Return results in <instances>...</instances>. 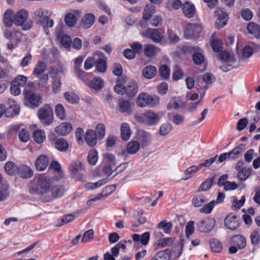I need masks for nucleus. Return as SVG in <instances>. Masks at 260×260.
I'll list each match as a JSON object with an SVG mask.
<instances>
[{"label":"nucleus","mask_w":260,"mask_h":260,"mask_svg":"<svg viewBox=\"0 0 260 260\" xmlns=\"http://www.w3.org/2000/svg\"><path fill=\"white\" fill-rule=\"evenodd\" d=\"M210 246L211 250L214 252H220L222 249V246L217 239H212L210 242Z\"/></svg>","instance_id":"56"},{"label":"nucleus","mask_w":260,"mask_h":260,"mask_svg":"<svg viewBox=\"0 0 260 260\" xmlns=\"http://www.w3.org/2000/svg\"><path fill=\"white\" fill-rule=\"evenodd\" d=\"M216 160H217V159ZM226 160H230L228 153L225 152L221 154L218 156L217 160H215L214 162L216 164L215 165H213L212 166V168L215 170L221 168Z\"/></svg>","instance_id":"39"},{"label":"nucleus","mask_w":260,"mask_h":260,"mask_svg":"<svg viewBox=\"0 0 260 260\" xmlns=\"http://www.w3.org/2000/svg\"><path fill=\"white\" fill-rule=\"evenodd\" d=\"M55 112L56 116L60 120H63L66 118V110L61 104H58L56 105Z\"/></svg>","instance_id":"47"},{"label":"nucleus","mask_w":260,"mask_h":260,"mask_svg":"<svg viewBox=\"0 0 260 260\" xmlns=\"http://www.w3.org/2000/svg\"><path fill=\"white\" fill-rule=\"evenodd\" d=\"M211 198V195L208 193H198L193 197L191 203L195 207H200L207 202Z\"/></svg>","instance_id":"13"},{"label":"nucleus","mask_w":260,"mask_h":260,"mask_svg":"<svg viewBox=\"0 0 260 260\" xmlns=\"http://www.w3.org/2000/svg\"><path fill=\"white\" fill-rule=\"evenodd\" d=\"M124 80L123 78H119L117 80V82L114 86V91L118 94L124 95L125 94V86H124Z\"/></svg>","instance_id":"45"},{"label":"nucleus","mask_w":260,"mask_h":260,"mask_svg":"<svg viewBox=\"0 0 260 260\" xmlns=\"http://www.w3.org/2000/svg\"><path fill=\"white\" fill-rule=\"evenodd\" d=\"M142 35L156 43L161 42L164 38L163 34L156 28H148L145 32L142 33Z\"/></svg>","instance_id":"12"},{"label":"nucleus","mask_w":260,"mask_h":260,"mask_svg":"<svg viewBox=\"0 0 260 260\" xmlns=\"http://www.w3.org/2000/svg\"><path fill=\"white\" fill-rule=\"evenodd\" d=\"M49 164V158L46 155H41L36 159L35 162V168L38 171L45 170Z\"/></svg>","instance_id":"17"},{"label":"nucleus","mask_w":260,"mask_h":260,"mask_svg":"<svg viewBox=\"0 0 260 260\" xmlns=\"http://www.w3.org/2000/svg\"><path fill=\"white\" fill-rule=\"evenodd\" d=\"M52 88L54 93H58L61 90V79L60 77L58 75V73L56 72L54 76H52Z\"/></svg>","instance_id":"28"},{"label":"nucleus","mask_w":260,"mask_h":260,"mask_svg":"<svg viewBox=\"0 0 260 260\" xmlns=\"http://www.w3.org/2000/svg\"><path fill=\"white\" fill-rule=\"evenodd\" d=\"M131 104L127 101H122L119 104V110L121 113H130Z\"/></svg>","instance_id":"59"},{"label":"nucleus","mask_w":260,"mask_h":260,"mask_svg":"<svg viewBox=\"0 0 260 260\" xmlns=\"http://www.w3.org/2000/svg\"><path fill=\"white\" fill-rule=\"evenodd\" d=\"M156 68L153 66H148L145 67L142 71L143 76L147 79H152L156 74Z\"/></svg>","instance_id":"33"},{"label":"nucleus","mask_w":260,"mask_h":260,"mask_svg":"<svg viewBox=\"0 0 260 260\" xmlns=\"http://www.w3.org/2000/svg\"><path fill=\"white\" fill-rule=\"evenodd\" d=\"M18 168L14 162L9 161L5 165V171L7 174L13 176L17 173Z\"/></svg>","instance_id":"35"},{"label":"nucleus","mask_w":260,"mask_h":260,"mask_svg":"<svg viewBox=\"0 0 260 260\" xmlns=\"http://www.w3.org/2000/svg\"><path fill=\"white\" fill-rule=\"evenodd\" d=\"M243 144H240L228 153L229 159L236 160L239 158L242 154L243 151Z\"/></svg>","instance_id":"29"},{"label":"nucleus","mask_w":260,"mask_h":260,"mask_svg":"<svg viewBox=\"0 0 260 260\" xmlns=\"http://www.w3.org/2000/svg\"><path fill=\"white\" fill-rule=\"evenodd\" d=\"M143 123L148 126L156 124L160 120L159 115L152 110H149L143 113L142 116Z\"/></svg>","instance_id":"10"},{"label":"nucleus","mask_w":260,"mask_h":260,"mask_svg":"<svg viewBox=\"0 0 260 260\" xmlns=\"http://www.w3.org/2000/svg\"><path fill=\"white\" fill-rule=\"evenodd\" d=\"M17 173L23 178H29L34 175L33 171L29 167L25 165L20 166Z\"/></svg>","instance_id":"26"},{"label":"nucleus","mask_w":260,"mask_h":260,"mask_svg":"<svg viewBox=\"0 0 260 260\" xmlns=\"http://www.w3.org/2000/svg\"><path fill=\"white\" fill-rule=\"evenodd\" d=\"M245 201L244 196H243L240 200H238L237 198L235 197L232 202V209L234 210L239 209L244 205Z\"/></svg>","instance_id":"60"},{"label":"nucleus","mask_w":260,"mask_h":260,"mask_svg":"<svg viewBox=\"0 0 260 260\" xmlns=\"http://www.w3.org/2000/svg\"><path fill=\"white\" fill-rule=\"evenodd\" d=\"M95 19V16L93 14L87 13L82 18L81 25L84 28H88L93 24Z\"/></svg>","instance_id":"24"},{"label":"nucleus","mask_w":260,"mask_h":260,"mask_svg":"<svg viewBox=\"0 0 260 260\" xmlns=\"http://www.w3.org/2000/svg\"><path fill=\"white\" fill-rule=\"evenodd\" d=\"M215 13L216 16L217 17V21L215 24V26L219 29L226 24L229 18L228 15L222 9H218Z\"/></svg>","instance_id":"15"},{"label":"nucleus","mask_w":260,"mask_h":260,"mask_svg":"<svg viewBox=\"0 0 260 260\" xmlns=\"http://www.w3.org/2000/svg\"><path fill=\"white\" fill-rule=\"evenodd\" d=\"M250 239L252 245L257 246L260 242V234L257 230L253 231L250 236Z\"/></svg>","instance_id":"57"},{"label":"nucleus","mask_w":260,"mask_h":260,"mask_svg":"<svg viewBox=\"0 0 260 260\" xmlns=\"http://www.w3.org/2000/svg\"><path fill=\"white\" fill-rule=\"evenodd\" d=\"M64 96L66 100L71 104L77 103L79 100L78 96L72 92H66L64 93Z\"/></svg>","instance_id":"61"},{"label":"nucleus","mask_w":260,"mask_h":260,"mask_svg":"<svg viewBox=\"0 0 260 260\" xmlns=\"http://www.w3.org/2000/svg\"><path fill=\"white\" fill-rule=\"evenodd\" d=\"M36 179V183H32L29 185V192L33 195H41L44 198L50 191L52 179L44 174L39 175Z\"/></svg>","instance_id":"1"},{"label":"nucleus","mask_w":260,"mask_h":260,"mask_svg":"<svg viewBox=\"0 0 260 260\" xmlns=\"http://www.w3.org/2000/svg\"><path fill=\"white\" fill-rule=\"evenodd\" d=\"M64 188L62 185H52L50 192L43 199L44 202H50L54 199L61 197L63 196Z\"/></svg>","instance_id":"8"},{"label":"nucleus","mask_w":260,"mask_h":260,"mask_svg":"<svg viewBox=\"0 0 260 260\" xmlns=\"http://www.w3.org/2000/svg\"><path fill=\"white\" fill-rule=\"evenodd\" d=\"M82 61L83 58L81 56H78L74 61V72L79 79H81L82 77L84 78L87 75V73L80 69Z\"/></svg>","instance_id":"18"},{"label":"nucleus","mask_w":260,"mask_h":260,"mask_svg":"<svg viewBox=\"0 0 260 260\" xmlns=\"http://www.w3.org/2000/svg\"><path fill=\"white\" fill-rule=\"evenodd\" d=\"M46 70V64L42 60L38 61L33 70V75L39 77Z\"/></svg>","instance_id":"37"},{"label":"nucleus","mask_w":260,"mask_h":260,"mask_svg":"<svg viewBox=\"0 0 260 260\" xmlns=\"http://www.w3.org/2000/svg\"><path fill=\"white\" fill-rule=\"evenodd\" d=\"M72 130V124L69 122H62L55 128V132L61 136L68 135Z\"/></svg>","instance_id":"21"},{"label":"nucleus","mask_w":260,"mask_h":260,"mask_svg":"<svg viewBox=\"0 0 260 260\" xmlns=\"http://www.w3.org/2000/svg\"><path fill=\"white\" fill-rule=\"evenodd\" d=\"M247 29L249 33L253 35L257 39L260 38V25L254 22H250L247 26Z\"/></svg>","instance_id":"36"},{"label":"nucleus","mask_w":260,"mask_h":260,"mask_svg":"<svg viewBox=\"0 0 260 260\" xmlns=\"http://www.w3.org/2000/svg\"><path fill=\"white\" fill-rule=\"evenodd\" d=\"M137 104L140 107L149 106L153 107L158 105L159 99L156 95H150L147 93H141L137 98Z\"/></svg>","instance_id":"4"},{"label":"nucleus","mask_w":260,"mask_h":260,"mask_svg":"<svg viewBox=\"0 0 260 260\" xmlns=\"http://www.w3.org/2000/svg\"><path fill=\"white\" fill-rule=\"evenodd\" d=\"M24 98L28 103L32 106L38 107L42 103V98L37 94L34 93L31 90H27L25 92Z\"/></svg>","instance_id":"14"},{"label":"nucleus","mask_w":260,"mask_h":260,"mask_svg":"<svg viewBox=\"0 0 260 260\" xmlns=\"http://www.w3.org/2000/svg\"><path fill=\"white\" fill-rule=\"evenodd\" d=\"M132 237L134 242H140L142 245L146 246L148 244L150 239V233L146 232L141 235L135 234H133Z\"/></svg>","instance_id":"23"},{"label":"nucleus","mask_w":260,"mask_h":260,"mask_svg":"<svg viewBox=\"0 0 260 260\" xmlns=\"http://www.w3.org/2000/svg\"><path fill=\"white\" fill-rule=\"evenodd\" d=\"M98 152L95 150H91L89 151L87 156L88 162L89 164L91 165H95L98 160Z\"/></svg>","instance_id":"58"},{"label":"nucleus","mask_w":260,"mask_h":260,"mask_svg":"<svg viewBox=\"0 0 260 260\" xmlns=\"http://www.w3.org/2000/svg\"><path fill=\"white\" fill-rule=\"evenodd\" d=\"M138 86L135 81H132L128 85L125 86V95L128 96H133L138 91Z\"/></svg>","instance_id":"31"},{"label":"nucleus","mask_w":260,"mask_h":260,"mask_svg":"<svg viewBox=\"0 0 260 260\" xmlns=\"http://www.w3.org/2000/svg\"><path fill=\"white\" fill-rule=\"evenodd\" d=\"M57 39L61 45L65 48L70 47L72 44L71 38L67 35H58Z\"/></svg>","instance_id":"42"},{"label":"nucleus","mask_w":260,"mask_h":260,"mask_svg":"<svg viewBox=\"0 0 260 260\" xmlns=\"http://www.w3.org/2000/svg\"><path fill=\"white\" fill-rule=\"evenodd\" d=\"M217 155L214 157H212L209 159L205 160L204 162L201 163L199 166H192L188 168L184 173L185 177L183 178V180H186L193 176L198 171V170L203 167L208 168L213 165L215 161L216 158H217Z\"/></svg>","instance_id":"6"},{"label":"nucleus","mask_w":260,"mask_h":260,"mask_svg":"<svg viewBox=\"0 0 260 260\" xmlns=\"http://www.w3.org/2000/svg\"><path fill=\"white\" fill-rule=\"evenodd\" d=\"M19 111L20 109L19 107L16 106H10L4 111V114L7 117H11L18 114Z\"/></svg>","instance_id":"49"},{"label":"nucleus","mask_w":260,"mask_h":260,"mask_svg":"<svg viewBox=\"0 0 260 260\" xmlns=\"http://www.w3.org/2000/svg\"><path fill=\"white\" fill-rule=\"evenodd\" d=\"M160 49L152 44H146L144 46V54L147 57H152L160 52Z\"/></svg>","instance_id":"25"},{"label":"nucleus","mask_w":260,"mask_h":260,"mask_svg":"<svg viewBox=\"0 0 260 260\" xmlns=\"http://www.w3.org/2000/svg\"><path fill=\"white\" fill-rule=\"evenodd\" d=\"M28 11L25 9H21L13 16L14 23L18 26H21L24 30L30 29L32 26L31 20H26L28 17Z\"/></svg>","instance_id":"3"},{"label":"nucleus","mask_w":260,"mask_h":260,"mask_svg":"<svg viewBox=\"0 0 260 260\" xmlns=\"http://www.w3.org/2000/svg\"><path fill=\"white\" fill-rule=\"evenodd\" d=\"M85 139L86 143L90 146H93L98 139L93 130L89 129L86 132Z\"/></svg>","instance_id":"30"},{"label":"nucleus","mask_w":260,"mask_h":260,"mask_svg":"<svg viewBox=\"0 0 260 260\" xmlns=\"http://www.w3.org/2000/svg\"><path fill=\"white\" fill-rule=\"evenodd\" d=\"M215 179V176L207 179L203 182L198 189L199 191H205L209 190L212 186Z\"/></svg>","instance_id":"44"},{"label":"nucleus","mask_w":260,"mask_h":260,"mask_svg":"<svg viewBox=\"0 0 260 260\" xmlns=\"http://www.w3.org/2000/svg\"><path fill=\"white\" fill-rule=\"evenodd\" d=\"M77 21V17L73 13H69L65 16V23L69 27L74 26L76 24Z\"/></svg>","instance_id":"51"},{"label":"nucleus","mask_w":260,"mask_h":260,"mask_svg":"<svg viewBox=\"0 0 260 260\" xmlns=\"http://www.w3.org/2000/svg\"><path fill=\"white\" fill-rule=\"evenodd\" d=\"M215 205V201H212L209 203L205 204L202 208H201L200 209V212L205 214H209L212 212Z\"/></svg>","instance_id":"63"},{"label":"nucleus","mask_w":260,"mask_h":260,"mask_svg":"<svg viewBox=\"0 0 260 260\" xmlns=\"http://www.w3.org/2000/svg\"><path fill=\"white\" fill-rule=\"evenodd\" d=\"M174 241V239L172 237L166 238H160L157 240L154 243V247L155 250L162 248L166 246H171Z\"/></svg>","instance_id":"22"},{"label":"nucleus","mask_w":260,"mask_h":260,"mask_svg":"<svg viewBox=\"0 0 260 260\" xmlns=\"http://www.w3.org/2000/svg\"><path fill=\"white\" fill-rule=\"evenodd\" d=\"M83 169L84 168L82 163L78 160L73 161L71 164L70 171L73 177H75L78 172Z\"/></svg>","instance_id":"34"},{"label":"nucleus","mask_w":260,"mask_h":260,"mask_svg":"<svg viewBox=\"0 0 260 260\" xmlns=\"http://www.w3.org/2000/svg\"><path fill=\"white\" fill-rule=\"evenodd\" d=\"M91 77V75L87 73V76L84 78L82 77L80 80L84 82L89 87L96 90H100L104 87V82L101 78L95 77L90 81Z\"/></svg>","instance_id":"9"},{"label":"nucleus","mask_w":260,"mask_h":260,"mask_svg":"<svg viewBox=\"0 0 260 260\" xmlns=\"http://www.w3.org/2000/svg\"><path fill=\"white\" fill-rule=\"evenodd\" d=\"M14 12L10 9L7 10L4 15V23L6 26L11 27L13 21Z\"/></svg>","instance_id":"38"},{"label":"nucleus","mask_w":260,"mask_h":260,"mask_svg":"<svg viewBox=\"0 0 260 260\" xmlns=\"http://www.w3.org/2000/svg\"><path fill=\"white\" fill-rule=\"evenodd\" d=\"M154 13V6L152 5H147L143 11V18L144 20H147L150 18L152 15Z\"/></svg>","instance_id":"53"},{"label":"nucleus","mask_w":260,"mask_h":260,"mask_svg":"<svg viewBox=\"0 0 260 260\" xmlns=\"http://www.w3.org/2000/svg\"><path fill=\"white\" fill-rule=\"evenodd\" d=\"M173 225L170 222L164 220L161 221L157 225V228L162 229L166 234H169L172 231Z\"/></svg>","instance_id":"43"},{"label":"nucleus","mask_w":260,"mask_h":260,"mask_svg":"<svg viewBox=\"0 0 260 260\" xmlns=\"http://www.w3.org/2000/svg\"><path fill=\"white\" fill-rule=\"evenodd\" d=\"M106 127L103 123H100L96 126L94 133L98 139H102L105 136Z\"/></svg>","instance_id":"50"},{"label":"nucleus","mask_w":260,"mask_h":260,"mask_svg":"<svg viewBox=\"0 0 260 260\" xmlns=\"http://www.w3.org/2000/svg\"><path fill=\"white\" fill-rule=\"evenodd\" d=\"M202 28L199 24L189 23L186 25L184 30V36L186 39H196L199 37Z\"/></svg>","instance_id":"7"},{"label":"nucleus","mask_w":260,"mask_h":260,"mask_svg":"<svg viewBox=\"0 0 260 260\" xmlns=\"http://www.w3.org/2000/svg\"><path fill=\"white\" fill-rule=\"evenodd\" d=\"M131 136L129 125L127 123L123 122L120 126V137L124 141L128 140Z\"/></svg>","instance_id":"27"},{"label":"nucleus","mask_w":260,"mask_h":260,"mask_svg":"<svg viewBox=\"0 0 260 260\" xmlns=\"http://www.w3.org/2000/svg\"><path fill=\"white\" fill-rule=\"evenodd\" d=\"M111 192L112 190H110L108 193H105L104 190L101 193L96 194L94 197H90V199L87 202V205L88 206H90L92 202L101 200L103 198L108 196L111 193Z\"/></svg>","instance_id":"62"},{"label":"nucleus","mask_w":260,"mask_h":260,"mask_svg":"<svg viewBox=\"0 0 260 260\" xmlns=\"http://www.w3.org/2000/svg\"><path fill=\"white\" fill-rule=\"evenodd\" d=\"M167 117L170 121H171L175 124L177 125H181L183 123L185 117L179 114L168 113Z\"/></svg>","instance_id":"32"},{"label":"nucleus","mask_w":260,"mask_h":260,"mask_svg":"<svg viewBox=\"0 0 260 260\" xmlns=\"http://www.w3.org/2000/svg\"><path fill=\"white\" fill-rule=\"evenodd\" d=\"M140 149V143L137 141L129 142L126 150L128 153L135 154Z\"/></svg>","instance_id":"46"},{"label":"nucleus","mask_w":260,"mask_h":260,"mask_svg":"<svg viewBox=\"0 0 260 260\" xmlns=\"http://www.w3.org/2000/svg\"><path fill=\"white\" fill-rule=\"evenodd\" d=\"M231 244L236 246L239 249L244 248L246 245L245 238L241 235H236L231 239Z\"/></svg>","instance_id":"19"},{"label":"nucleus","mask_w":260,"mask_h":260,"mask_svg":"<svg viewBox=\"0 0 260 260\" xmlns=\"http://www.w3.org/2000/svg\"><path fill=\"white\" fill-rule=\"evenodd\" d=\"M192 59L196 64L200 65L204 62L205 58L201 52H195L192 55Z\"/></svg>","instance_id":"64"},{"label":"nucleus","mask_w":260,"mask_h":260,"mask_svg":"<svg viewBox=\"0 0 260 260\" xmlns=\"http://www.w3.org/2000/svg\"><path fill=\"white\" fill-rule=\"evenodd\" d=\"M52 15L47 9L39 8L32 13V17L36 23L43 27L44 31L47 35H49V28H51L54 25V21L51 19Z\"/></svg>","instance_id":"2"},{"label":"nucleus","mask_w":260,"mask_h":260,"mask_svg":"<svg viewBox=\"0 0 260 260\" xmlns=\"http://www.w3.org/2000/svg\"><path fill=\"white\" fill-rule=\"evenodd\" d=\"M182 9L183 13L187 18H192L195 14L194 6L189 2H186L183 4Z\"/></svg>","instance_id":"20"},{"label":"nucleus","mask_w":260,"mask_h":260,"mask_svg":"<svg viewBox=\"0 0 260 260\" xmlns=\"http://www.w3.org/2000/svg\"><path fill=\"white\" fill-rule=\"evenodd\" d=\"M215 220L213 218H206L197 223V228L202 233H207L211 231L215 225Z\"/></svg>","instance_id":"11"},{"label":"nucleus","mask_w":260,"mask_h":260,"mask_svg":"<svg viewBox=\"0 0 260 260\" xmlns=\"http://www.w3.org/2000/svg\"><path fill=\"white\" fill-rule=\"evenodd\" d=\"M38 116L42 123L45 126L51 125L53 122V112L48 105H46L38 110Z\"/></svg>","instance_id":"5"},{"label":"nucleus","mask_w":260,"mask_h":260,"mask_svg":"<svg viewBox=\"0 0 260 260\" xmlns=\"http://www.w3.org/2000/svg\"><path fill=\"white\" fill-rule=\"evenodd\" d=\"M252 169L245 168L237 171V176L238 179L242 181L246 180L251 175Z\"/></svg>","instance_id":"40"},{"label":"nucleus","mask_w":260,"mask_h":260,"mask_svg":"<svg viewBox=\"0 0 260 260\" xmlns=\"http://www.w3.org/2000/svg\"><path fill=\"white\" fill-rule=\"evenodd\" d=\"M54 146L58 151L66 152L69 147V144L66 140L60 138L55 141Z\"/></svg>","instance_id":"41"},{"label":"nucleus","mask_w":260,"mask_h":260,"mask_svg":"<svg viewBox=\"0 0 260 260\" xmlns=\"http://www.w3.org/2000/svg\"><path fill=\"white\" fill-rule=\"evenodd\" d=\"M96 70L100 73H105L107 70V62L103 59H98L95 61Z\"/></svg>","instance_id":"54"},{"label":"nucleus","mask_w":260,"mask_h":260,"mask_svg":"<svg viewBox=\"0 0 260 260\" xmlns=\"http://www.w3.org/2000/svg\"><path fill=\"white\" fill-rule=\"evenodd\" d=\"M34 140L38 143H42L46 138L45 132L42 129H37L34 132Z\"/></svg>","instance_id":"48"},{"label":"nucleus","mask_w":260,"mask_h":260,"mask_svg":"<svg viewBox=\"0 0 260 260\" xmlns=\"http://www.w3.org/2000/svg\"><path fill=\"white\" fill-rule=\"evenodd\" d=\"M49 169L58 173L60 178H63V173L61 170L60 165L57 161H52L50 165Z\"/></svg>","instance_id":"55"},{"label":"nucleus","mask_w":260,"mask_h":260,"mask_svg":"<svg viewBox=\"0 0 260 260\" xmlns=\"http://www.w3.org/2000/svg\"><path fill=\"white\" fill-rule=\"evenodd\" d=\"M171 256V251L169 249L158 252L154 256L158 260H169Z\"/></svg>","instance_id":"52"},{"label":"nucleus","mask_w":260,"mask_h":260,"mask_svg":"<svg viewBox=\"0 0 260 260\" xmlns=\"http://www.w3.org/2000/svg\"><path fill=\"white\" fill-rule=\"evenodd\" d=\"M225 226L230 230H235L239 226V222L236 215H228L224 219Z\"/></svg>","instance_id":"16"}]
</instances>
